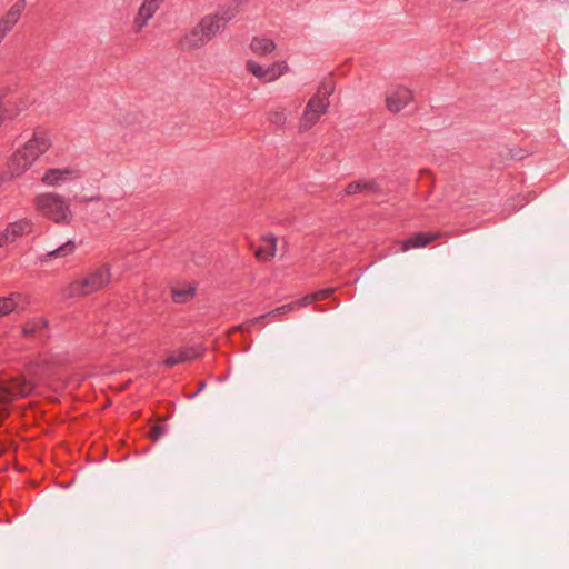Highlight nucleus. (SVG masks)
Segmentation results:
<instances>
[{
  "label": "nucleus",
  "mask_w": 569,
  "mask_h": 569,
  "mask_svg": "<svg viewBox=\"0 0 569 569\" xmlns=\"http://www.w3.org/2000/svg\"><path fill=\"white\" fill-rule=\"evenodd\" d=\"M34 207L40 216L57 224H70L73 218L66 199L52 192L41 193L34 198Z\"/></svg>",
  "instance_id": "obj_1"
},
{
  "label": "nucleus",
  "mask_w": 569,
  "mask_h": 569,
  "mask_svg": "<svg viewBox=\"0 0 569 569\" xmlns=\"http://www.w3.org/2000/svg\"><path fill=\"white\" fill-rule=\"evenodd\" d=\"M240 1H232L220 6L214 13L204 16L192 29V36H217L222 32L228 22L239 13Z\"/></svg>",
  "instance_id": "obj_2"
},
{
  "label": "nucleus",
  "mask_w": 569,
  "mask_h": 569,
  "mask_svg": "<svg viewBox=\"0 0 569 569\" xmlns=\"http://www.w3.org/2000/svg\"><path fill=\"white\" fill-rule=\"evenodd\" d=\"M333 90L335 84L331 80L320 83L316 94L307 102L300 119V131L311 129L319 121L320 117L328 111L330 104L329 97L332 94Z\"/></svg>",
  "instance_id": "obj_3"
},
{
  "label": "nucleus",
  "mask_w": 569,
  "mask_h": 569,
  "mask_svg": "<svg viewBox=\"0 0 569 569\" xmlns=\"http://www.w3.org/2000/svg\"><path fill=\"white\" fill-rule=\"evenodd\" d=\"M111 279L110 266L104 263L89 271L84 277L72 281L66 295L71 298L84 297L103 289Z\"/></svg>",
  "instance_id": "obj_4"
},
{
  "label": "nucleus",
  "mask_w": 569,
  "mask_h": 569,
  "mask_svg": "<svg viewBox=\"0 0 569 569\" xmlns=\"http://www.w3.org/2000/svg\"><path fill=\"white\" fill-rule=\"evenodd\" d=\"M34 386L31 379L21 375L0 381V421L8 416L9 405L19 397L29 396Z\"/></svg>",
  "instance_id": "obj_5"
},
{
  "label": "nucleus",
  "mask_w": 569,
  "mask_h": 569,
  "mask_svg": "<svg viewBox=\"0 0 569 569\" xmlns=\"http://www.w3.org/2000/svg\"><path fill=\"white\" fill-rule=\"evenodd\" d=\"M50 147L51 140L47 130L38 127L34 129L32 138L24 143L21 150L24 151L29 159L36 161L41 154L49 150Z\"/></svg>",
  "instance_id": "obj_6"
},
{
  "label": "nucleus",
  "mask_w": 569,
  "mask_h": 569,
  "mask_svg": "<svg viewBox=\"0 0 569 569\" xmlns=\"http://www.w3.org/2000/svg\"><path fill=\"white\" fill-rule=\"evenodd\" d=\"M413 99V93L406 87H398L386 98L387 109L393 113L400 112Z\"/></svg>",
  "instance_id": "obj_7"
},
{
  "label": "nucleus",
  "mask_w": 569,
  "mask_h": 569,
  "mask_svg": "<svg viewBox=\"0 0 569 569\" xmlns=\"http://www.w3.org/2000/svg\"><path fill=\"white\" fill-rule=\"evenodd\" d=\"M164 2V0H143L137 16L133 20V27L136 32L141 31V29L147 26L148 21L154 16V13L159 10L160 6Z\"/></svg>",
  "instance_id": "obj_8"
},
{
  "label": "nucleus",
  "mask_w": 569,
  "mask_h": 569,
  "mask_svg": "<svg viewBox=\"0 0 569 569\" xmlns=\"http://www.w3.org/2000/svg\"><path fill=\"white\" fill-rule=\"evenodd\" d=\"M27 7L26 0H17L8 12L0 19V36H6L20 20Z\"/></svg>",
  "instance_id": "obj_9"
},
{
  "label": "nucleus",
  "mask_w": 569,
  "mask_h": 569,
  "mask_svg": "<svg viewBox=\"0 0 569 569\" xmlns=\"http://www.w3.org/2000/svg\"><path fill=\"white\" fill-rule=\"evenodd\" d=\"M80 178V173L77 169L73 168H63V169H48L41 181L47 186H59L66 181L74 180Z\"/></svg>",
  "instance_id": "obj_10"
},
{
  "label": "nucleus",
  "mask_w": 569,
  "mask_h": 569,
  "mask_svg": "<svg viewBox=\"0 0 569 569\" xmlns=\"http://www.w3.org/2000/svg\"><path fill=\"white\" fill-rule=\"evenodd\" d=\"M357 193L381 194L382 189L376 179H359L347 184L345 194L353 196Z\"/></svg>",
  "instance_id": "obj_11"
},
{
  "label": "nucleus",
  "mask_w": 569,
  "mask_h": 569,
  "mask_svg": "<svg viewBox=\"0 0 569 569\" xmlns=\"http://www.w3.org/2000/svg\"><path fill=\"white\" fill-rule=\"evenodd\" d=\"M24 151L18 149L8 161V169L12 177H19L24 173L33 163Z\"/></svg>",
  "instance_id": "obj_12"
},
{
  "label": "nucleus",
  "mask_w": 569,
  "mask_h": 569,
  "mask_svg": "<svg viewBox=\"0 0 569 569\" xmlns=\"http://www.w3.org/2000/svg\"><path fill=\"white\" fill-rule=\"evenodd\" d=\"M438 238H440L439 232H417L402 241L401 251L405 252L415 248H423Z\"/></svg>",
  "instance_id": "obj_13"
},
{
  "label": "nucleus",
  "mask_w": 569,
  "mask_h": 569,
  "mask_svg": "<svg viewBox=\"0 0 569 569\" xmlns=\"http://www.w3.org/2000/svg\"><path fill=\"white\" fill-rule=\"evenodd\" d=\"M263 244H261L256 251L254 256L260 261H268L274 257L277 250V238L269 233L261 238Z\"/></svg>",
  "instance_id": "obj_14"
},
{
  "label": "nucleus",
  "mask_w": 569,
  "mask_h": 569,
  "mask_svg": "<svg viewBox=\"0 0 569 569\" xmlns=\"http://www.w3.org/2000/svg\"><path fill=\"white\" fill-rule=\"evenodd\" d=\"M48 321L44 318H32L22 326V335L28 338H43Z\"/></svg>",
  "instance_id": "obj_15"
},
{
  "label": "nucleus",
  "mask_w": 569,
  "mask_h": 569,
  "mask_svg": "<svg viewBox=\"0 0 569 569\" xmlns=\"http://www.w3.org/2000/svg\"><path fill=\"white\" fill-rule=\"evenodd\" d=\"M77 249V244L72 240H68L67 242L62 243L61 246L47 251L44 254H42L39 259L41 262L48 261L49 259H59V258H66L71 256Z\"/></svg>",
  "instance_id": "obj_16"
},
{
  "label": "nucleus",
  "mask_w": 569,
  "mask_h": 569,
  "mask_svg": "<svg viewBox=\"0 0 569 569\" xmlns=\"http://www.w3.org/2000/svg\"><path fill=\"white\" fill-rule=\"evenodd\" d=\"M246 68L250 73H252L254 77H257L260 80H263L267 82L276 80L277 73H272V70H269V68H263L262 66H260L259 63H257L253 60H248L246 63Z\"/></svg>",
  "instance_id": "obj_17"
},
{
  "label": "nucleus",
  "mask_w": 569,
  "mask_h": 569,
  "mask_svg": "<svg viewBox=\"0 0 569 569\" xmlns=\"http://www.w3.org/2000/svg\"><path fill=\"white\" fill-rule=\"evenodd\" d=\"M21 301L22 296L20 293H11L9 297L0 298V317L7 316L19 308Z\"/></svg>",
  "instance_id": "obj_18"
},
{
  "label": "nucleus",
  "mask_w": 569,
  "mask_h": 569,
  "mask_svg": "<svg viewBox=\"0 0 569 569\" xmlns=\"http://www.w3.org/2000/svg\"><path fill=\"white\" fill-rule=\"evenodd\" d=\"M250 47L257 54H267L276 49L271 38H252Z\"/></svg>",
  "instance_id": "obj_19"
},
{
  "label": "nucleus",
  "mask_w": 569,
  "mask_h": 569,
  "mask_svg": "<svg viewBox=\"0 0 569 569\" xmlns=\"http://www.w3.org/2000/svg\"><path fill=\"white\" fill-rule=\"evenodd\" d=\"M295 310V303H287L283 306H280L270 312H267L264 315H261L259 317H256L249 321L250 325L260 323L262 320H264L268 317H278L280 315L288 313L290 311Z\"/></svg>",
  "instance_id": "obj_20"
},
{
  "label": "nucleus",
  "mask_w": 569,
  "mask_h": 569,
  "mask_svg": "<svg viewBox=\"0 0 569 569\" xmlns=\"http://www.w3.org/2000/svg\"><path fill=\"white\" fill-rule=\"evenodd\" d=\"M32 229V223L29 220H20L8 226V232H11L12 238L16 239L24 233H29Z\"/></svg>",
  "instance_id": "obj_21"
},
{
  "label": "nucleus",
  "mask_w": 569,
  "mask_h": 569,
  "mask_svg": "<svg viewBox=\"0 0 569 569\" xmlns=\"http://www.w3.org/2000/svg\"><path fill=\"white\" fill-rule=\"evenodd\" d=\"M194 288L188 287V288H173L172 289V300L176 303H186L194 296Z\"/></svg>",
  "instance_id": "obj_22"
},
{
  "label": "nucleus",
  "mask_w": 569,
  "mask_h": 569,
  "mask_svg": "<svg viewBox=\"0 0 569 569\" xmlns=\"http://www.w3.org/2000/svg\"><path fill=\"white\" fill-rule=\"evenodd\" d=\"M179 46L181 50H193L204 46V38H181Z\"/></svg>",
  "instance_id": "obj_23"
},
{
  "label": "nucleus",
  "mask_w": 569,
  "mask_h": 569,
  "mask_svg": "<svg viewBox=\"0 0 569 569\" xmlns=\"http://www.w3.org/2000/svg\"><path fill=\"white\" fill-rule=\"evenodd\" d=\"M186 361H188V356L184 352H182L181 350H179L177 352H173L169 357H167L163 361V365L166 367H173L176 365L183 363Z\"/></svg>",
  "instance_id": "obj_24"
},
{
  "label": "nucleus",
  "mask_w": 569,
  "mask_h": 569,
  "mask_svg": "<svg viewBox=\"0 0 569 569\" xmlns=\"http://www.w3.org/2000/svg\"><path fill=\"white\" fill-rule=\"evenodd\" d=\"M287 117L282 110H274L269 113V121L274 126L281 127L284 124Z\"/></svg>",
  "instance_id": "obj_25"
},
{
  "label": "nucleus",
  "mask_w": 569,
  "mask_h": 569,
  "mask_svg": "<svg viewBox=\"0 0 569 569\" xmlns=\"http://www.w3.org/2000/svg\"><path fill=\"white\" fill-rule=\"evenodd\" d=\"M167 431V427L163 425H156L150 430V438L152 441L160 439Z\"/></svg>",
  "instance_id": "obj_26"
},
{
  "label": "nucleus",
  "mask_w": 569,
  "mask_h": 569,
  "mask_svg": "<svg viewBox=\"0 0 569 569\" xmlns=\"http://www.w3.org/2000/svg\"><path fill=\"white\" fill-rule=\"evenodd\" d=\"M269 70H272V73L276 74V79H278L284 71L288 69L286 62H274L272 66L268 67Z\"/></svg>",
  "instance_id": "obj_27"
},
{
  "label": "nucleus",
  "mask_w": 569,
  "mask_h": 569,
  "mask_svg": "<svg viewBox=\"0 0 569 569\" xmlns=\"http://www.w3.org/2000/svg\"><path fill=\"white\" fill-rule=\"evenodd\" d=\"M332 293H333V289L327 288V289H321L317 292H313L312 296L316 297L315 301H321V300L329 298Z\"/></svg>",
  "instance_id": "obj_28"
},
{
  "label": "nucleus",
  "mask_w": 569,
  "mask_h": 569,
  "mask_svg": "<svg viewBox=\"0 0 569 569\" xmlns=\"http://www.w3.org/2000/svg\"><path fill=\"white\" fill-rule=\"evenodd\" d=\"M188 356V361L197 359L201 356V350L197 347H189L186 349H181Z\"/></svg>",
  "instance_id": "obj_29"
},
{
  "label": "nucleus",
  "mask_w": 569,
  "mask_h": 569,
  "mask_svg": "<svg viewBox=\"0 0 569 569\" xmlns=\"http://www.w3.org/2000/svg\"><path fill=\"white\" fill-rule=\"evenodd\" d=\"M315 298L316 297H313L312 293H310V295L305 296L301 299H298L297 301H293L292 303H295V309L297 307H306L309 303L315 302Z\"/></svg>",
  "instance_id": "obj_30"
},
{
  "label": "nucleus",
  "mask_w": 569,
  "mask_h": 569,
  "mask_svg": "<svg viewBox=\"0 0 569 569\" xmlns=\"http://www.w3.org/2000/svg\"><path fill=\"white\" fill-rule=\"evenodd\" d=\"M11 232H8V228L0 233V248L7 246L9 242L14 241L16 239H11Z\"/></svg>",
  "instance_id": "obj_31"
},
{
  "label": "nucleus",
  "mask_w": 569,
  "mask_h": 569,
  "mask_svg": "<svg viewBox=\"0 0 569 569\" xmlns=\"http://www.w3.org/2000/svg\"><path fill=\"white\" fill-rule=\"evenodd\" d=\"M204 388H206V382H204V381H201V382H200V385H199V387H198V389H197V391H194L193 393H191V395L189 396V398H193V397H196V396H197L199 392H201Z\"/></svg>",
  "instance_id": "obj_32"
},
{
  "label": "nucleus",
  "mask_w": 569,
  "mask_h": 569,
  "mask_svg": "<svg viewBox=\"0 0 569 569\" xmlns=\"http://www.w3.org/2000/svg\"><path fill=\"white\" fill-rule=\"evenodd\" d=\"M99 199V197H91V201Z\"/></svg>",
  "instance_id": "obj_33"
}]
</instances>
